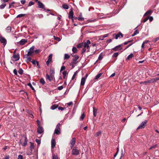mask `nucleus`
Segmentation results:
<instances>
[{"label":"nucleus","mask_w":159,"mask_h":159,"mask_svg":"<svg viewBox=\"0 0 159 159\" xmlns=\"http://www.w3.org/2000/svg\"><path fill=\"white\" fill-rule=\"evenodd\" d=\"M147 121V120H145L144 121H143L137 128V129H142L144 128L145 126L146 125Z\"/></svg>","instance_id":"4"},{"label":"nucleus","mask_w":159,"mask_h":159,"mask_svg":"<svg viewBox=\"0 0 159 159\" xmlns=\"http://www.w3.org/2000/svg\"><path fill=\"white\" fill-rule=\"evenodd\" d=\"M72 51L74 53H75L77 52V49L76 47H73L72 48Z\"/></svg>","instance_id":"30"},{"label":"nucleus","mask_w":159,"mask_h":159,"mask_svg":"<svg viewBox=\"0 0 159 159\" xmlns=\"http://www.w3.org/2000/svg\"><path fill=\"white\" fill-rule=\"evenodd\" d=\"M58 106L57 105H53L51 107V109L52 110H55L58 107Z\"/></svg>","instance_id":"22"},{"label":"nucleus","mask_w":159,"mask_h":159,"mask_svg":"<svg viewBox=\"0 0 159 159\" xmlns=\"http://www.w3.org/2000/svg\"><path fill=\"white\" fill-rule=\"evenodd\" d=\"M24 58H25L26 61L27 63L30 62L31 61V59L30 57L28 56L27 55H25L24 56Z\"/></svg>","instance_id":"15"},{"label":"nucleus","mask_w":159,"mask_h":159,"mask_svg":"<svg viewBox=\"0 0 159 159\" xmlns=\"http://www.w3.org/2000/svg\"><path fill=\"white\" fill-rule=\"evenodd\" d=\"M38 7L43 9H45V7L44 5L40 2H38Z\"/></svg>","instance_id":"14"},{"label":"nucleus","mask_w":159,"mask_h":159,"mask_svg":"<svg viewBox=\"0 0 159 159\" xmlns=\"http://www.w3.org/2000/svg\"><path fill=\"white\" fill-rule=\"evenodd\" d=\"M40 83L43 85L45 83V81L43 78H41L40 80Z\"/></svg>","instance_id":"34"},{"label":"nucleus","mask_w":159,"mask_h":159,"mask_svg":"<svg viewBox=\"0 0 159 159\" xmlns=\"http://www.w3.org/2000/svg\"><path fill=\"white\" fill-rule=\"evenodd\" d=\"M102 73H100L97 75L95 77V79L98 80L102 75Z\"/></svg>","instance_id":"24"},{"label":"nucleus","mask_w":159,"mask_h":159,"mask_svg":"<svg viewBox=\"0 0 159 159\" xmlns=\"http://www.w3.org/2000/svg\"><path fill=\"white\" fill-rule=\"evenodd\" d=\"M52 159H59L58 156L57 155H53Z\"/></svg>","instance_id":"38"},{"label":"nucleus","mask_w":159,"mask_h":159,"mask_svg":"<svg viewBox=\"0 0 159 159\" xmlns=\"http://www.w3.org/2000/svg\"><path fill=\"white\" fill-rule=\"evenodd\" d=\"M35 141L37 143L38 145H40L41 143V141L39 139H35Z\"/></svg>","instance_id":"41"},{"label":"nucleus","mask_w":159,"mask_h":159,"mask_svg":"<svg viewBox=\"0 0 159 159\" xmlns=\"http://www.w3.org/2000/svg\"><path fill=\"white\" fill-rule=\"evenodd\" d=\"M156 146V145H152V146H151V147H150V148H149V149L150 150V149H151L153 148H155Z\"/></svg>","instance_id":"52"},{"label":"nucleus","mask_w":159,"mask_h":159,"mask_svg":"<svg viewBox=\"0 0 159 159\" xmlns=\"http://www.w3.org/2000/svg\"><path fill=\"white\" fill-rule=\"evenodd\" d=\"M13 72L14 73V74L15 75H17V70L16 69H15L14 70Z\"/></svg>","instance_id":"57"},{"label":"nucleus","mask_w":159,"mask_h":159,"mask_svg":"<svg viewBox=\"0 0 159 159\" xmlns=\"http://www.w3.org/2000/svg\"><path fill=\"white\" fill-rule=\"evenodd\" d=\"M152 12V11L151 10H149L147 11L144 15V16H145L147 15H148Z\"/></svg>","instance_id":"35"},{"label":"nucleus","mask_w":159,"mask_h":159,"mask_svg":"<svg viewBox=\"0 0 159 159\" xmlns=\"http://www.w3.org/2000/svg\"><path fill=\"white\" fill-rule=\"evenodd\" d=\"M93 116L95 117L97 115V109L96 108H95L94 107H93Z\"/></svg>","instance_id":"20"},{"label":"nucleus","mask_w":159,"mask_h":159,"mask_svg":"<svg viewBox=\"0 0 159 159\" xmlns=\"http://www.w3.org/2000/svg\"><path fill=\"white\" fill-rule=\"evenodd\" d=\"M120 36L121 37H123V35L121 33H119L118 34H116L115 37V38L116 39H117Z\"/></svg>","instance_id":"21"},{"label":"nucleus","mask_w":159,"mask_h":159,"mask_svg":"<svg viewBox=\"0 0 159 159\" xmlns=\"http://www.w3.org/2000/svg\"><path fill=\"white\" fill-rule=\"evenodd\" d=\"M65 69V67L64 66H62L61 69V71L64 70Z\"/></svg>","instance_id":"61"},{"label":"nucleus","mask_w":159,"mask_h":159,"mask_svg":"<svg viewBox=\"0 0 159 159\" xmlns=\"http://www.w3.org/2000/svg\"><path fill=\"white\" fill-rule=\"evenodd\" d=\"M73 104V102H70L67 104L68 106H70L72 105Z\"/></svg>","instance_id":"63"},{"label":"nucleus","mask_w":159,"mask_h":159,"mask_svg":"<svg viewBox=\"0 0 159 159\" xmlns=\"http://www.w3.org/2000/svg\"><path fill=\"white\" fill-rule=\"evenodd\" d=\"M18 159H23V156L22 155H20L18 156Z\"/></svg>","instance_id":"56"},{"label":"nucleus","mask_w":159,"mask_h":159,"mask_svg":"<svg viewBox=\"0 0 159 159\" xmlns=\"http://www.w3.org/2000/svg\"><path fill=\"white\" fill-rule=\"evenodd\" d=\"M56 144V142L55 139H52L51 141V148H53L55 147Z\"/></svg>","instance_id":"16"},{"label":"nucleus","mask_w":159,"mask_h":159,"mask_svg":"<svg viewBox=\"0 0 159 159\" xmlns=\"http://www.w3.org/2000/svg\"><path fill=\"white\" fill-rule=\"evenodd\" d=\"M20 2L22 4H24L26 2L25 0H22L20 1Z\"/></svg>","instance_id":"54"},{"label":"nucleus","mask_w":159,"mask_h":159,"mask_svg":"<svg viewBox=\"0 0 159 159\" xmlns=\"http://www.w3.org/2000/svg\"><path fill=\"white\" fill-rule=\"evenodd\" d=\"M12 59L13 60L15 61H17L18 60L20 59V57L19 55H14L12 57Z\"/></svg>","instance_id":"13"},{"label":"nucleus","mask_w":159,"mask_h":159,"mask_svg":"<svg viewBox=\"0 0 159 159\" xmlns=\"http://www.w3.org/2000/svg\"><path fill=\"white\" fill-rule=\"evenodd\" d=\"M63 88V86H59L58 87V89L60 90H62Z\"/></svg>","instance_id":"51"},{"label":"nucleus","mask_w":159,"mask_h":159,"mask_svg":"<svg viewBox=\"0 0 159 159\" xmlns=\"http://www.w3.org/2000/svg\"><path fill=\"white\" fill-rule=\"evenodd\" d=\"M23 70L21 69H20L18 71V73L21 75L23 74Z\"/></svg>","instance_id":"39"},{"label":"nucleus","mask_w":159,"mask_h":159,"mask_svg":"<svg viewBox=\"0 0 159 159\" xmlns=\"http://www.w3.org/2000/svg\"><path fill=\"white\" fill-rule=\"evenodd\" d=\"M102 53H101L99 55L98 57V59L99 60H101L102 59Z\"/></svg>","instance_id":"40"},{"label":"nucleus","mask_w":159,"mask_h":159,"mask_svg":"<svg viewBox=\"0 0 159 159\" xmlns=\"http://www.w3.org/2000/svg\"><path fill=\"white\" fill-rule=\"evenodd\" d=\"M33 53L32 52H30L29 51H28V53L25 55H27L28 56H29L31 55Z\"/></svg>","instance_id":"49"},{"label":"nucleus","mask_w":159,"mask_h":159,"mask_svg":"<svg viewBox=\"0 0 159 159\" xmlns=\"http://www.w3.org/2000/svg\"><path fill=\"white\" fill-rule=\"evenodd\" d=\"M34 4V3L32 1H30L29 2L28 6H30L32 5H33Z\"/></svg>","instance_id":"46"},{"label":"nucleus","mask_w":159,"mask_h":159,"mask_svg":"<svg viewBox=\"0 0 159 159\" xmlns=\"http://www.w3.org/2000/svg\"><path fill=\"white\" fill-rule=\"evenodd\" d=\"M67 72L66 71H64L63 72H62V75H63V77L64 79H65V77H66V75H67Z\"/></svg>","instance_id":"32"},{"label":"nucleus","mask_w":159,"mask_h":159,"mask_svg":"<svg viewBox=\"0 0 159 159\" xmlns=\"http://www.w3.org/2000/svg\"><path fill=\"white\" fill-rule=\"evenodd\" d=\"M70 57V56L67 54H65L64 55V59H68Z\"/></svg>","instance_id":"29"},{"label":"nucleus","mask_w":159,"mask_h":159,"mask_svg":"<svg viewBox=\"0 0 159 159\" xmlns=\"http://www.w3.org/2000/svg\"><path fill=\"white\" fill-rule=\"evenodd\" d=\"M86 51V48H83L82 50V52L84 53Z\"/></svg>","instance_id":"60"},{"label":"nucleus","mask_w":159,"mask_h":159,"mask_svg":"<svg viewBox=\"0 0 159 159\" xmlns=\"http://www.w3.org/2000/svg\"><path fill=\"white\" fill-rule=\"evenodd\" d=\"M85 78H82L81 80L80 85L81 86L84 85L85 83Z\"/></svg>","instance_id":"17"},{"label":"nucleus","mask_w":159,"mask_h":159,"mask_svg":"<svg viewBox=\"0 0 159 159\" xmlns=\"http://www.w3.org/2000/svg\"><path fill=\"white\" fill-rule=\"evenodd\" d=\"M34 46H33L31 47L30 49L29 50V51L32 52V53H34Z\"/></svg>","instance_id":"23"},{"label":"nucleus","mask_w":159,"mask_h":159,"mask_svg":"<svg viewBox=\"0 0 159 159\" xmlns=\"http://www.w3.org/2000/svg\"><path fill=\"white\" fill-rule=\"evenodd\" d=\"M133 56V54L132 53H131L127 57V60H129L130 59L132 58Z\"/></svg>","instance_id":"26"},{"label":"nucleus","mask_w":159,"mask_h":159,"mask_svg":"<svg viewBox=\"0 0 159 159\" xmlns=\"http://www.w3.org/2000/svg\"><path fill=\"white\" fill-rule=\"evenodd\" d=\"M11 30V27L10 26L7 27L6 29V31L7 32H10Z\"/></svg>","instance_id":"25"},{"label":"nucleus","mask_w":159,"mask_h":159,"mask_svg":"<svg viewBox=\"0 0 159 159\" xmlns=\"http://www.w3.org/2000/svg\"><path fill=\"white\" fill-rule=\"evenodd\" d=\"M148 81H144V82H139V84H148Z\"/></svg>","instance_id":"37"},{"label":"nucleus","mask_w":159,"mask_h":159,"mask_svg":"<svg viewBox=\"0 0 159 159\" xmlns=\"http://www.w3.org/2000/svg\"><path fill=\"white\" fill-rule=\"evenodd\" d=\"M46 77L47 79L50 81H51L53 79V76L52 74H50V75H48V74H47L46 75Z\"/></svg>","instance_id":"12"},{"label":"nucleus","mask_w":159,"mask_h":159,"mask_svg":"<svg viewBox=\"0 0 159 159\" xmlns=\"http://www.w3.org/2000/svg\"><path fill=\"white\" fill-rule=\"evenodd\" d=\"M122 49V47H121V45H119L118 46H116L115 48H113V50L116 51H117L120 50Z\"/></svg>","instance_id":"11"},{"label":"nucleus","mask_w":159,"mask_h":159,"mask_svg":"<svg viewBox=\"0 0 159 159\" xmlns=\"http://www.w3.org/2000/svg\"><path fill=\"white\" fill-rule=\"evenodd\" d=\"M27 41L25 39H22L19 42L17 43V45H22L25 44Z\"/></svg>","instance_id":"8"},{"label":"nucleus","mask_w":159,"mask_h":159,"mask_svg":"<svg viewBox=\"0 0 159 159\" xmlns=\"http://www.w3.org/2000/svg\"><path fill=\"white\" fill-rule=\"evenodd\" d=\"M159 39V38H157L153 39V41L154 42H156Z\"/></svg>","instance_id":"58"},{"label":"nucleus","mask_w":159,"mask_h":159,"mask_svg":"<svg viewBox=\"0 0 159 159\" xmlns=\"http://www.w3.org/2000/svg\"><path fill=\"white\" fill-rule=\"evenodd\" d=\"M148 19H149V21L151 22L153 20V17L152 16H150L149 17Z\"/></svg>","instance_id":"55"},{"label":"nucleus","mask_w":159,"mask_h":159,"mask_svg":"<svg viewBox=\"0 0 159 159\" xmlns=\"http://www.w3.org/2000/svg\"><path fill=\"white\" fill-rule=\"evenodd\" d=\"M75 139L73 138L70 142V148H72L75 145Z\"/></svg>","instance_id":"10"},{"label":"nucleus","mask_w":159,"mask_h":159,"mask_svg":"<svg viewBox=\"0 0 159 159\" xmlns=\"http://www.w3.org/2000/svg\"><path fill=\"white\" fill-rule=\"evenodd\" d=\"M76 75H77V72H75L74 73V74L73 75V76H72V80H73V79H75V77Z\"/></svg>","instance_id":"48"},{"label":"nucleus","mask_w":159,"mask_h":159,"mask_svg":"<svg viewBox=\"0 0 159 159\" xmlns=\"http://www.w3.org/2000/svg\"><path fill=\"white\" fill-rule=\"evenodd\" d=\"M101 134V131H98L96 133V134L95 136L96 137H97L99 136Z\"/></svg>","instance_id":"43"},{"label":"nucleus","mask_w":159,"mask_h":159,"mask_svg":"<svg viewBox=\"0 0 159 159\" xmlns=\"http://www.w3.org/2000/svg\"><path fill=\"white\" fill-rule=\"evenodd\" d=\"M25 15V14H19V15H17V16H16V18H20V17L24 16Z\"/></svg>","instance_id":"42"},{"label":"nucleus","mask_w":159,"mask_h":159,"mask_svg":"<svg viewBox=\"0 0 159 159\" xmlns=\"http://www.w3.org/2000/svg\"><path fill=\"white\" fill-rule=\"evenodd\" d=\"M60 123H58L57 125L55 130V133L56 134H61V129L60 127Z\"/></svg>","instance_id":"3"},{"label":"nucleus","mask_w":159,"mask_h":159,"mask_svg":"<svg viewBox=\"0 0 159 159\" xmlns=\"http://www.w3.org/2000/svg\"><path fill=\"white\" fill-rule=\"evenodd\" d=\"M31 154H32V149H31L30 150V152H27V155H31Z\"/></svg>","instance_id":"53"},{"label":"nucleus","mask_w":159,"mask_h":159,"mask_svg":"<svg viewBox=\"0 0 159 159\" xmlns=\"http://www.w3.org/2000/svg\"><path fill=\"white\" fill-rule=\"evenodd\" d=\"M79 150L76 148H74L72 150V154L73 155L77 156L79 154Z\"/></svg>","instance_id":"6"},{"label":"nucleus","mask_w":159,"mask_h":159,"mask_svg":"<svg viewBox=\"0 0 159 159\" xmlns=\"http://www.w3.org/2000/svg\"><path fill=\"white\" fill-rule=\"evenodd\" d=\"M84 20V18L82 16V14L81 13H80L79 16L78 18V20L79 21H82Z\"/></svg>","instance_id":"19"},{"label":"nucleus","mask_w":159,"mask_h":159,"mask_svg":"<svg viewBox=\"0 0 159 159\" xmlns=\"http://www.w3.org/2000/svg\"><path fill=\"white\" fill-rule=\"evenodd\" d=\"M6 3H4L2 4L1 5H0V9H3L6 6Z\"/></svg>","instance_id":"33"},{"label":"nucleus","mask_w":159,"mask_h":159,"mask_svg":"<svg viewBox=\"0 0 159 159\" xmlns=\"http://www.w3.org/2000/svg\"><path fill=\"white\" fill-rule=\"evenodd\" d=\"M118 53L115 52V53H114V54L113 55V57H116L118 56Z\"/></svg>","instance_id":"50"},{"label":"nucleus","mask_w":159,"mask_h":159,"mask_svg":"<svg viewBox=\"0 0 159 159\" xmlns=\"http://www.w3.org/2000/svg\"><path fill=\"white\" fill-rule=\"evenodd\" d=\"M62 7L66 9H67L69 8V7L68 5L66 4H63L62 6Z\"/></svg>","instance_id":"27"},{"label":"nucleus","mask_w":159,"mask_h":159,"mask_svg":"<svg viewBox=\"0 0 159 159\" xmlns=\"http://www.w3.org/2000/svg\"><path fill=\"white\" fill-rule=\"evenodd\" d=\"M31 62L33 64L35 65L36 61L35 60H33Z\"/></svg>","instance_id":"64"},{"label":"nucleus","mask_w":159,"mask_h":159,"mask_svg":"<svg viewBox=\"0 0 159 159\" xmlns=\"http://www.w3.org/2000/svg\"><path fill=\"white\" fill-rule=\"evenodd\" d=\"M10 158L9 156L7 155H5V157L3 159H9Z\"/></svg>","instance_id":"45"},{"label":"nucleus","mask_w":159,"mask_h":159,"mask_svg":"<svg viewBox=\"0 0 159 159\" xmlns=\"http://www.w3.org/2000/svg\"><path fill=\"white\" fill-rule=\"evenodd\" d=\"M65 108H66L65 107H60L58 108V109L59 110H61V111L65 110Z\"/></svg>","instance_id":"44"},{"label":"nucleus","mask_w":159,"mask_h":159,"mask_svg":"<svg viewBox=\"0 0 159 159\" xmlns=\"http://www.w3.org/2000/svg\"><path fill=\"white\" fill-rule=\"evenodd\" d=\"M139 33V32L138 30H136L134 32L133 34L132 35V36H134L136 35L137 34H138Z\"/></svg>","instance_id":"36"},{"label":"nucleus","mask_w":159,"mask_h":159,"mask_svg":"<svg viewBox=\"0 0 159 159\" xmlns=\"http://www.w3.org/2000/svg\"><path fill=\"white\" fill-rule=\"evenodd\" d=\"M84 117L85 115L83 113L82 115L80 118V120H83L84 118Z\"/></svg>","instance_id":"47"},{"label":"nucleus","mask_w":159,"mask_h":159,"mask_svg":"<svg viewBox=\"0 0 159 159\" xmlns=\"http://www.w3.org/2000/svg\"><path fill=\"white\" fill-rule=\"evenodd\" d=\"M72 56L73 57V58L72 59V61L70 64V65L72 66V68H73L75 67V65L78 62L77 60L79 58V57L76 55H73Z\"/></svg>","instance_id":"1"},{"label":"nucleus","mask_w":159,"mask_h":159,"mask_svg":"<svg viewBox=\"0 0 159 159\" xmlns=\"http://www.w3.org/2000/svg\"><path fill=\"white\" fill-rule=\"evenodd\" d=\"M82 47V45L81 44H78L77 46V47L78 48H80Z\"/></svg>","instance_id":"59"},{"label":"nucleus","mask_w":159,"mask_h":159,"mask_svg":"<svg viewBox=\"0 0 159 159\" xmlns=\"http://www.w3.org/2000/svg\"><path fill=\"white\" fill-rule=\"evenodd\" d=\"M73 13L72 10L70 11L69 13L68 17L70 19H72L73 18Z\"/></svg>","instance_id":"18"},{"label":"nucleus","mask_w":159,"mask_h":159,"mask_svg":"<svg viewBox=\"0 0 159 159\" xmlns=\"http://www.w3.org/2000/svg\"><path fill=\"white\" fill-rule=\"evenodd\" d=\"M30 143H31V145H30V147L31 148V149L32 148H34V146L32 143L30 142Z\"/></svg>","instance_id":"62"},{"label":"nucleus","mask_w":159,"mask_h":159,"mask_svg":"<svg viewBox=\"0 0 159 159\" xmlns=\"http://www.w3.org/2000/svg\"><path fill=\"white\" fill-rule=\"evenodd\" d=\"M91 44V42L89 40H87L86 42L83 45V47L86 48L88 50V52L89 50V45Z\"/></svg>","instance_id":"5"},{"label":"nucleus","mask_w":159,"mask_h":159,"mask_svg":"<svg viewBox=\"0 0 159 159\" xmlns=\"http://www.w3.org/2000/svg\"><path fill=\"white\" fill-rule=\"evenodd\" d=\"M0 41L4 45H5L6 44V40L1 35H0Z\"/></svg>","instance_id":"7"},{"label":"nucleus","mask_w":159,"mask_h":159,"mask_svg":"<svg viewBox=\"0 0 159 159\" xmlns=\"http://www.w3.org/2000/svg\"><path fill=\"white\" fill-rule=\"evenodd\" d=\"M27 138L25 136H23L21 140H20L19 142L20 144L23 146H26L27 144Z\"/></svg>","instance_id":"2"},{"label":"nucleus","mask_w":159,"mask_h":159,"mask_svg":"<svg viewBox=\"0 0 159 159\" xmlns=\"http://www.w3.org/2000/svg\"><path fill=\"white\" fill-rule=\"evenodd\" d=\"M44 131L43 129L40 126H38L37 129V132L38 134H41Z\"/></svg>","instance_id":"9"},{"label":"nucleus","mask_w":159,"mask_h":159,"mask_svg":"<svg viewBox=\"0 0 159 159\" xmlns=\"http://www.w3.org/2000/svg\"><path fill=\"white\" fill-rule=\"evenodd\" d=\"M155 81H155V78L152 79L151 80H148V83H152L155 82Z\"/></svg>","instance_id":"31"},{"label":"nucleus","mask_w":159,"mask_h":159,"mask_svg":"<svg viewBox=\"0 0 159 159\" xmlns=\"http://www.w3.org/2000/svg\"><path fill=\"white\" fill-rule=\"evenodd\" d=\"M52 54H50L48 56V60L51 62L52 61Z\"/></svg>","instance_id":"28"}]
</instances>
